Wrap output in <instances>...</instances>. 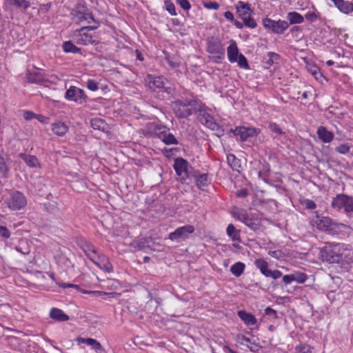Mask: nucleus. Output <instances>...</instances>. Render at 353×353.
I'll return each mask as SVG.
<instances>
[{
  "instance_id": "obj_1",
  "label": "nucleus",
  "mask_w": 353,
  "mask_h": 353,
  "mask_svg": "<svg viewBox=\"0 0 353 353\" xmlns=\"http://www.w3.org/2000/svg\"><path fill=\"white\" fill-rule=\"evenodd\" d=\"M321 257L323 261L329 262L330 263H339L345 265L352 261L350 251L341 249L339 247L334 248L325 246L320 251Z\"/></svg>"
},
{
  "instance_id": "obj_2",
  "label": "nucleus",
  "mask_w": 353,
  "mask_h": 353,
  "mask_svg": "<svg viewBox=\"0 0 353 353\" xmlns=\"http://www.w3.org/2000/svg\"><path fill=\"white\" fill-rule=\"evenodd\" d=\"M172 108L177 117L187 118L196 111L199 104L194 99L176 100Z\"/></svg>"
},
{
  "instance_id": "obj_3",
  "label": "nucleus",
  "mask_w": 353,
  "mask_h": 353,
  "mask_svg": "<svg viewBox=\"0 0 353 353\" xmlns=\"http://www.w3.org/2000/svg\"><path fill=\"white\" fill-rule=\"evenodd\" d=\"M310 222L312 226H316L319 230L323 232H336L343 225L335 222L329 216H320L316 212L315 216L311 219Z\"/></svg>"
},
{
  "instance_id": "obj_4",
  "label": "nucleus",
  "mask_w": 353,
  "mask_h": 353,
  "mask_svg": "<svg viewBox=\"0 0 353 353\" xmlns=\"http://www.w3.org/2000/svg\"><path fill=\"white\" fill-rule=\"evenodd\" d=\"M207 52L213 54L214 61L219 63L225 57V48L221 41L216 37H208L206 40Z\"/></svg>"
},
{
  "instance_id": "obj_5",
  "label": "nucleus",
  "mask_w": 353,
  "mask_h": 353,
  "mask_svg": "<svg viewBox=\"0 0 353 353\" xmlns=\"http://www.w3.org/2000/svg\"><path fill=\"white\" fill-rule=\"evenodd\" d=\"M331 206L337 210H344L350 216H353V197L344 194H337L333 198Z\"/></svg>"
},
{
  "instance_id": "obj_6",
  "label": "nucleus",
  "mask_w": 353,
  "mask_h": 353,
  "mask_svg": "<svg viewBox=\"0 0 353 353\" xmlns=\"http://www.w3.org/2000/svg\"><path fill=\"white\" fill-rule=\"evenodd\" d=\"M149 88L154 92H165L168 94H172L173 88L166 86V82L162 77H154L148 74L145 79Z\"/></svg>"
},
{
  "instance_id": "obj_7",
  "label": "nucleus",
  "mask_w": 353,
  "mask_h": 353,
  "mask_svg": "<svg viewBox=\"0 0 353 353\" xmlns=\"http://www.w3.org/2000/svg\"><path fill=\"white\" fill-rule=\"evenodd\" d=\"M174 169L182 183H186V181L192 177V167L186 160L182 158L175 159Z\"/></svg>"
},
{
  "instance_id": "obj_8",
  "label": "nucleus",
  "mask_w": 353,
  "mask_h": 353,
  "mask_svg": "<svg viewBox=\"0 0 353 353\" xmlns=\"http://www.w3.org/2000/svg\"><path fill=\"white\" fill-rule=\"evenodd\" d=\"M72 19L77 22L80 23L82 21H86L90 23L91 21H94V19L89 9L82 5L77 4L71 12Z\"/></svg>"
},
{
  "instance_id": "obj_9",
  "label": "nucleus",
  "mask_w": 353,
  "mask_h": 353,
  "mask_svg": "<svg viewBox=\"0 0 353 353\" xmlns=\"http://www.w3.org/2000/svg\"><path fill=\"white\" fill-rule=\"evenodd\" d=\"M235 216L253 230H257L259 227V220L245 210H240L235 214Z\"/></svg>"
},
{
  "instance_id": "obj_10",
  "label": "nucleus",
  "mask_w": 353,
  "mask_h": 353,
  "mask_svg": "<svg viewBox=\"0 0 353 353\" xmlns=\"http://www.w3.org/2000/svg\"><path fill=\"white\" fill-rule=\"evenodd\" d=\"M194 232V228L192 225H185L176 228L169 234V239L172 241H181L189 238Z\"/></svg>"
},
{
  "instance_id": "obj_11",
  "label": "nucleus",
  "mask_w": 353,
  "mask_h": 353,
  "mask_svg": "<svg viewBox=\"0 0 353 353\" xmlns=\"http://www.w3.org/2000/svg\"><path fill=\"white\" fill-rule=\"evenodd\" d=\"M27 204L26 198L20 192H12L8 201V208L12 210H19L24 208Z\"/></svg>"
},
{
  "instance_id": "obj_12",
  "label": "nucleus",
  "mask_w": 353,
  "mask_h": 353,
  "mask_svg": "<svg viewBox=\"0 0 353 353\" xmlns=\"http://www.w3.org/2000/svg\"><path fill=\"white\" fill-rule=\"evenodd\" d=\"M153 132L166 145H176L178 143L175 137L168 132L165 126L156 125L153 128Z\"/></svg>"
},
{
  "instance_id": "obj_13",
  "label": "nucleus",
  "mask_w": 353,
  "mask_h": 353,
  "mask_svg": "<svg viewBox=\"0 0 353 353\" xmlns=\"http://www.w3.org/2000/svg\"><path fill=\"white\" fill-rule=\"evenodd\" d=\"M263 26L276 34H282L289 27V23L286 21H274L269 18L263 20Z\"/></svg>"
},
{
  "instance_id": "obj_14",
  "label": "nucleus",
  "mask_w": 353,
  "mask_h": 353,
  "mask_svg": "<svg viewBox=\"0 0 353 353\" xmlns=\"http://www.w3.org/2000/svg\"><path fill=\"white\" fill-rule=\"evenodd\" d=\"M65 99L75 101L79 104L86 101L87 96L85 92L79 88L72 86L65 92Z\"/></svg>"
},
{
  "instance_id": "obj_15",
  "label": "nucleus",
  "mask_w": 353,
  "mask_h": 353,
  "mask_svg": "<svg viewBox=\"0 0 353 353\" xmlns=\"http://www.w3.org/2000/svg\"><path fill=\"white\" fill-rule=\"evenodd\" d=\"M198 119L203 125L212 130L219 128V125L211 114L201 109H198Z\"/></svg>"
},
{
  "instance_id": "obj_16",
  "label": "nucleus",
  "mask_w": 353,
  "mask_h": 353,
  "mask_svg": "<svg viewBox=\"0 0 353 353\" xmlns=\"http://www.w3.org/2000/svg\"><path fill=\"white\" fill-rule=\"evenodd\" d=\"M76 32H78L76 42L79 45L87 46L89 44L96 45L99 43V40L95 35L88 34L85 31L81 32L80 29L77 30Z\"/></svg>"
},
{
  "instance_id": "obj_17",
  "label": "nucleus",
  "mask_w": 353,
  "mask_h": 353,
  "mask_svg": "<svg viewBox=\"0 0 353 353\" xmlns=\"http://www.w3.org/2000/svg\"><path fill=\"white\" fill-rule=\"evenodd\" d=\"M233 133L236 136H239L241 141H246L250 137H255L258 134V132L254 128H246L243 126L236 127Z\"/></svg>"
},
{
  "instance_id": "obj_18",
  "label": "nucleus",
  "mask_w": 353,
  "mask_h": 353,
  "mask_svg": "<svg viewBox=\"0 0 353 353\" xmlns=\"http://www.w3.org/2000/svg\"><path fill=\"white\" fill-rule=\"evenodd\" d=\"M26 77L29 83H41L45 81L43 73L35 67L27 70Z\"/></svg>"
},
{
  "instance_id": "obj_19",
  "label": "nucleus",
  "mask_w": 353,
  "mask_h": 353,
  "mask_svg": "<svg viewBox=\"0 0 353 353\" xmlns=\"http://www.w3.org/2000/svg\"><path fill=\"white\" fill-rule=\"evenodd\" d=\"M4 4L10 10H26L30 7V3L26 0H5Z\"/></svg>"
},
{
  "instance_id": "obj_20",
  "label": "nucleus",
  "mask_w": 353,
  "mask_h": 353,
  "mask_svg": "<svg viewBox=\"0 0 353 353\" xmlns=\"http://www.w3.org/2000/svg\"><path fill=\"white\" fill-rule=\"evenodd\" d=\"M227 53L228 60L234 63L237 61V58L239 57V49L236 45V43L234 40H231L230 42L229 46L227 48Z\"/></svg>"
},
{
  "instance_id": "obj_21",
  "label": "nucleus",
  "mask_w": 353,
  "mask_h": 353,
  "mask_svg": "<svg viewBox=\"0 0 353 353\" xmlns=\"http://www.w3.org/2000/svg\"><path fill=\"white\" fill-rule=\"evenodd\" d=\"M335 6L342 12L349 14L353 11V4L350 1L344 0H330Z\"/></svg>"
},
{
  "instance_id": "obj_22",
  "label": "nucleus",
  "mask_w": 353,
  "mask_h": 353,
  "mask_svg": "<svg viewBox=\"0 0 353 353\" xmlns=\"http://www.w3.org/2000/svg\"><path fill=\"white\" fill-rule=\"evenodd\" d=\"M90 260L101 270L107 272H112V265L105 256H99V260L97 261L93 258H90Z\"/></svg>"
},
{
  "instance_id": "obj_23",
  "label": "nucleus",
  "mask_w": 353,
  "mask_h": 353,
  "mask_svg": "<svg viewBox=\"0 0 353 353\" xmlns=\"http://www.w3.org/2000/svg\"><path fill=\"white\" fill-rule=\"evenodd\" d=\"M236 9L239 17L241 19H243L248 14H251L252 13V10L250 8L249 4L242 1H239L237 3Z\"/></svg>"
},
{
  "instance_id": "obj_24",
  "label": "nucleus",
  "mask_w": 353,
  "mask_h": 353,
  "mask_svg": "<svg viewBox=\"0 0 353 353\" xmlns=\"http://www.w3.org/2000/svg\"><path fill=\"white\" fill-rule=\"evenodd\" d=\"M77 341L79 343H85L87 344L89 346H91L92 348L96 351H101L103 350V347L101 345V343L97 341L96 339H92V338H83V337H78L77 339Z\"/></svg>"
},
{
  "instance_id": "obj_25",
  "label": "nucleus",
  "mask_w": 353,
  "mask_h": 353,
  "mask_svg": "<svg viewBox=\"0 0 353 353\" xmlns=\"http://www.w3.org/2000/svg\"><path fill=\"white\" fill-rule=\"evenodd\" d=\"M319 139L324 143H330L334 139L332 132L328 131L325 127L320 126L317 130Z\"/></svg>"
},
{
  "instance_id": "obj_26",
  "label": "nucleus",
  "mask_w": 353,
  "mask_h": 353,
  "mask_svg": "<svg viewBox=\"0 0 353 353\" xmlns=\"http://www.w3.org/2000/svg\"><path fill=\"white\" fill-rule=\"evenodd\" d=\"M192 177L195 179L196 186L200 190H203L205 187L210 183L208 175L207 174H192Z\"/></svg>"
},
{
  "instance_id": "obj_27",
  "label": "nucleus",
  "mask_w": 353,
  "mask_h": 353,
  "mask_svg": "<svg viewBox=\"0 0 353 353\" xmlns=\"http://www.w3.org/2000/svg\"><path fill=\"white\" fill-rule=\"evenodd\" d=\"M238 316L247 325H254L256 323L255 316L245 310H239Z\"/></svg>"
},
{
  "instance_id": "obj_28",
  "label": "nucleus",
  "mask_w": 353,
  "mask_h": 353,
  "mask_svg": "<svg viewBox=\"0 0 353 353\" xmlns=\"http://www.w3.org/2000/svg\"><path fill=\"white\" fill-rule=\"evenodd\" d=\"M50 316L58 321H66L69 319L68 316L66 315L61 310L55 307L50 310Z\"/></svg>"
},
{
  "instance_id": "obj_29",
  "label": "nucleus",
  "mask_w": 353,
  "mask_h": 353,
  "mask_svg": "<svg viewBox=\"0 0 353 353\" xmlns=\"http://www.w3.org/2000/svg\"><path fill=\"white\" fill-rule=\"evenodd\" d=\"M52 130L58 136H63L68 131V127L64 123L57 122L52 124Z\"/></svg>"
},
{
  "instance_id": "obj_30",
  "label": "nucleus",
  "mask_w": 353,
  "mask_h": 353,
  "mask_svg": "<svg viewBox=\"0 0 353 353\" xmlns=\"http://www.w3.org/2000/svg\"><path fill=\"white\" fill-rule=\"evenodd\" d=\"M19 157L30 168H37L39 165V161L35 156L20 153Z\"/></svg>"
},
{
  "instance_id": "obj_31",
  "label": "nucleus",
  "mask_w": 353,
  "mask_h": 353,
  "mask_svg": "<svg viewBox=\"0 0 353 353\" xmlns=\"http://www.w3.org/2000/svg\"><path fill=\"white\" fill-rule=\"evenodd\" d=\"M287 19L290 24H299L303 22V17L297 12L293 11L288 13Z\"/></svg>"
},
{
  "instance_id": "obj_32",
  "label": "nucleus",
  "mask_w": 353,
  "mask_h": 353,
  "mask_svg": "<svg viewBox=\"0 0 353 353\" xmlns=\"http://www.w3.org/2000/svg\"><path fill=\"white\" fill-rule=\"evenodd\" d=\"M227 234L232 239L233 241L240 242V231L236 230L232 224H229L227 227Z\"/></svg>"
},
{
  "instance_id": "obj_33",
  "label": "nucleus",
  "mask_w": 353,
  "mask_h": 353,
  "mask_svg": "<svg viewBox=\"0 0 353 353\" xmlns=\"http://www.w3.org/2000/svg\"><path fill=\"white\" fill-rule=\"evenodd\" d=\"M245 265L242 262H236L230 268V272L236 277L240 276L244 272Z\"/></svg>"
},
{
  "instance_id": "obj_34",
  "label": "nucleus",
  "mask_w": 353,
  "mask_h": 353,
  "mask_svg": "<svg viewBox=\"0 0 353 353\" xmlns=\"http://www.w3.org/2000/svg\"><path fill=\"white\" fill-rule=\"evenodd\" d=\"M227 159L231 168L234 170L239 171V168L241 167L240 160L232 154L228 155Z\"/></svg>"
},
{
  "instance_id": "obj_35",
  "label": "nucleus",
  "mask_w": 353,
  "mask_h": 353,
  "mask_svg": "<svg viewBox=\"0 0 353 353\" xmlns=\"http://www.w3.org/2000/svg\"><path fill=\"white\" fill-rule=\"evenodd\" d=\"M63 49L65 52H72L74 54L80 53V48H77L71 41H65L63 43Z\"/></svg>"
},
{
  "instance_id": "obj_36",
  "label": "nucleus",
  "mask_w": 353,
  "mask_h": 353,
  "mask_svg": "<svg viewBox=\"0 0 353 353\" xmlns=\"http://www.w3.org/2000/svg\"><path fill=\"white\" fill-rule=\"evenodd\" d=\"M165 60L167 61L168 65L172 68H178L180 65V61L179 59L174 56L170 55V54L165 53Z\"/></svg>"
},
{
  "instance_id": "obj_37",
  "label": "nucleus",
  "mask_w": 353,
  "mask_h": 353,
  "mask_svg": "<svg viewBox=\"0 0 353 353\" xmlns=\"http://www.w3.org/2000/svg\"><path fill=\"white\" fill-rule=\"evenodd\" d=\"M91 126L95 130H103L105 128V123L103 120L99 118H94L90 121Z\"/></svg>"
},
{
  "instance_id": "obj_38",
  "label": "nucleus",
  "mask_w": 353,
  "mask_h": 353,
  "mask_svg": "<svg viewBox=\"0 0 353 353\" xmlns=\"http://www.w3.org/2000/svg\"><path fill=\"white\" fill-rule=\"evenodd\" d=\"M266 277H271L274 279H277L282 276L281 271L278 270H271L269 268L262 273Z\"/></svg>"
},
{
  "instance_id": "obj_39",
  "label": "nucleus",
  "mask_w": 353,
  "mask_h": 353,
  "mask_svg": "<svg viewBox=\"0 0 353 353\" xmlns=\"http://www.w3.org/2000/svg\"><path fill=\"white\" fill-rule=\"evenodd\" d=\"M294 281L299 283H303L307 279V275L303 272H294L292 273Z\"/></svg>"
},
{
  "instance_id": "obj_40",
  "label": "nucleus",
  "mask_w": 353,
  "mask_h": 353,
  "mask_svg": "<svg viewBox=\"0 0 353 353\" xmlns=\"http://www.w3.org/2000/svg\"><path fill=\"white\" fill-rule=\"evenodd\" d=\"M243 24L250 28H255L257 26L255 20L251 17V14H248L245 18L242 19Z\"/></svg>"
},
{
  "instance_id": "obj_41",
  "label": "nucleus",
  "mask_w": 353,
  "mask_h": 353,
  "mask_svg": "<svg viewBox=\"0 0 353 353\" xmlns=\"http://www.w3.org/2000/svg\"><path fill=\"white\" fill-rule=\"evenodd\" d=\"M254 264L260 270L261 274L268 269V263L262 259H256Z\"/></svg>"
},
{
  "instance_id": "obj_42",
  "label": "nucleus",
  "mask_w": 353,
  "mask_h": 353,
  "mask_svg": "<svg viewBox=\"0 0 353 353\" xmlns=\"http://www.w3.org/2000/svg\"><path fill=\"white\" fill-rule=\"evenodd\" d=\"M351 146L348 143L340 144L335 148L336 152L341 154H346L350 150Z\"/></svg>"
},
{
  "instance_id": "obj_43",
  "label": "nucleus",
  "mask_w": 353,
  "mask_h": 353,
  "mask_svg": "<svg viewBox=\"0 0 353 353\" xmlns=\"http://www.w3.org/2000/svg\"><path fill=\"white\" fill-rule=\"evenodd\" d=\"M312 347L307 344H301L296 347V350L299 353H312Z\"/></svg>"
},
{
  "instance_id": "obj_44",
  "label": "nucleus",
  "mask_w": 353,
  "mask_h": 353,
  "mask_svg": "<svg viewBox=\"0 0 353 353\" xmlns=\"http://www.w3.org/2000/svg\"><path fill=\"white\" fill-rule=\"evenodd\" d=\"M238 65L243 68L247 69L249 68L248 61L245 56L240 54L237 58Z\"/></svg>"
},
{
  "instance_id": "obj_45",
  "label": "nucleus",
  "mask_w": 353,
  "mask_h": 353,
  "mask_svg": "<svg viewBox=\"0 0 353 353\" xmlns=\"http://www.w3.org/2000/svg\"><path fill=\"white\" fill-rule=\"evenodd\" d=\"M268 59L267 60V64L271 65L274 63L275 61H277L279 59V55L276 53L270 52L268 53Z\"/></svg>"
},
{
  "instance_id": "obj_46",
  "label": "nucleus",
  "mask_w": 353,
  "mask_h": 353,
  "mask_svg": "<svg viewBox=\"0 0 353 353\" xmlns=\"http://www.w3.org/2000/svg\"><path fill=\"white\" fill-rule=\"evenodd\" d=\"M165 6L166 8V10L171 15H176V13L175 12V6L170 1H165Z\"/></svg>"
},
{
  "instance_id": "obj_47",
  "label": "nucleus",
  "mask_w": 353,
  "mask_h": 353,
  "mask_svg": "<svg viewBox=\"0 0 353 353\" xmlns=\"http://www.w3.org/2000/svg\"><path fill=\"white\" fill-rule=\"evenodd\" d=\"M268 128L272 132L277 134H282L283 133L281 128L275 123H270Z\"/></svg>"
},
{
  "instance_id": "obj_48",
  "label": "nucleus",
  "mask_w": 353,
  "mask_h": 353,
  "mask_svg": "<svg viewBox=\"0 0 353 353\" xmlns=\"http://www.w3.org/2000/svg\"><path fill=\"white\" fill-rule=\"evenodd\" d=\"M203 6L207 9L218 10L219 4L215 1L203 2Z\"/></svg>"
},
{
  "instance_id": "obj_49",
  "label": "nucleus",
  "mask_w": 353,
  "mask_h": 353,
  "mask_svg": "<svg viewBox=\"0 0 353 353\" xmlns=\"http://www.w3.org/2000/svg\"><path fill=\"white\" fill-rule=\"evenodd\" d=\"M87 88L92 91H96L99 89L98 83L93 79H89L87 82Z\"/></svg>"
},
{
  "instance_id": "obj_50",
  "label": "nucleus",
  "mask_w": 353,
  "mask_h": 353,
  "mask_svg": "<svg viewBox=\"0 0 353 353\" xmlns=\"http://www.w3.org/2000/svg\"><path fill=\"white\" fill-rule=\"evenodd\" d=\"M85 254L87 255V256L90 259V258H92V257L90 256V252L97 254V250H95V248H94V246L92 245L87 244V245H85Z\"/></svg>"
},
{
  "instance_id": "obj_51",
  "label": "nucleus",
  "mask_w": 353,
  "mask_h": 353,
  "mask_svg": "<svg viewBox=\"0 0 353 353\" xmlns=\"http://www.w3.org/2000/svg\"><path fill=\"white\" fill-rule=\"evenodd\" d=\"M176 2L185 10H189L191 8L190 3L188 0H176Z\"/></svg>"
},
{
  "instance_id": "obj_52",
  "label": "nucleus",
  "mask_w": 353,
  "mask_h": 353,
  "mask_svg": "<svg viewBox=\"0 0 353 353\" xmlns=\"http://www.w3.org/2000/svg\"><path fill=\"white\" fill-rule=\"evenodd\" d=\"M23 117L27 121H30L34 118L39 119V117H37V115L31 111H25L23 112Z\"/></svg>"
},
{
  "instance_id": "obj_53",
  "label": "nucleus",
  "mask_w": 353,
  "mask_h": 353,
  "mask_svg": "<svg viewBox=\"0 0 353 353\" xmlns=\"http://www.w3.org/2000/svg\"><path fill=\"white\" fill-rule=\"evenodd\" d=\"M0 235L5 239H8L10 236V232H9L6 227L1 225Z\"/></svg>"
},
{
  "instance_id": "obj_54",
  "label": "nucleus",
  "mask_w": 353,
  "mask_h": 353,
  "mask_svg": "<svg viewBox=\"0 0 353 353\" xmlns=\"http://www.w3.org/2000/svg\"><path fill=\"white\" fill-rule=\"evenodd\" d=\"M85 293L88 294H94L98 295H108L110 297H114L117 295V293L116 292H111V293H105L100 291H90V292H85Z\"/></svg>"
},
{
  "instance_id": "obj_55",
  "label": "nucleus",
  "mask_w": 353,
  "mask_h": 353,
  "mask_svg": "<svg viewBox=\"0 0 353 353\" xmlns=\"http://www.w3.org/2000/svg\"><path fill=\"white\" fill-rule=\"evenodd\" d=\"M303 204L305 205V208L309 210H314L316 207V203L310 199H306L304 201Z\"/></svg>"
},
{
  "instance_id": "obj_56",
  "label": "nucleus",
  "mask_w": 353,
  "mask_h": 353,
  "mask_svg": "<svg viewBox=\"0 0 353 353\" xmlns=\"http://www.w3.org/2000/svg\"><path fill=\"white\" fill-rule=\"evenodd\" d=\"M97 25L96 26H84L80 28L81 32H83L85 30H94L98 28L99 26V23L96 21L94 20V21Z\"/></svg>"
},
{
  "instance_id": "obj_57",
  "label": "nucleus",
  "mask_w": 353,
  "mask_h": 353,
  "mask_svg": "<svg viewBox=\"0 0 353 353\" xmlns=\"http://www.w3.org/2000/svg\"><path fill=\"white\" fill-rule=\"evenodd\" d=\"M305 19L307 20H309V21H313L314 20H315L317 18L316 14L314 12H308L305 14Z\"/></svg>"
},
{
  "instance_id": "obj_58",
  "label": "nucleus",
  "mask_w": 353,
  "mask_h": 353,
  "mask_svg": "<svg viewBox=\"0 0 353 353\" xmlns=\"http://www.w3.org/2000/svg\"><path fill=\"white\" fill-rule=\"evenodd\" d=\"M283 281L285 284H289V283H290L292 281H294L292 274H287V275L283 276Z\"/></svg>"
},
{
  "instance_id": "obj_59",
  "label": "nucleus",
  "mask_w": 353,
  "mask_h": 353,
  "mask_svg": "<svg viewBox=\"0 0 353 353\" xmlns=\"http://www.w3.org/2000/svg\"><path fill=\"white\" fill-rule=\"evenodd\" d=\"M265 314L266 315H268V316H274V318H276V310L270 308V307H267L265 309Z\"/></svg>"
},
{
  "instance_id": "obj_60",
  "label": "nucleus",
  "mask_w": 353,
  "mask_h": 353,
  "mask_svg": "<svg viewBox=\"0 0 353 353\" xmlns=\"http://www.w3.org/2000/svg\"><path fill=\"white\" fill-rule=\"evenodd\" d=\"M248 194L246 189H241L236 192V195L240 197H246Z\"/></svg>"
},
{
  "instance_id": "obj_61",
  "label": "nucleus",
  "mask_w": 353,
  "mask_h": 353,
  "mask_svg": "<svg viewBox=\"0 0 353 353\" xmlns=\"http://www.w3.org/2000/svg\"><path fill=\"white\" fill-rule=\"evenodd\" d=\"M145 242H146V240L145 239L140 240V241L137 243V245L135 246V248L139 250H143L145 248L144 243Z\"/></svg>"
},
{
  "instance_id": "obj_62",
  "label": "nucleus",
  "mask_w": 353,
  "mask_h": 353,
  "mask_svg": "<svg viewBox=\"0 0 353 353\" xmlns=\"http://www.w3.org/2000/svg\"><path fill=\"white\" fill-rule=\"evenodd\" d=\"M224 17L225 19H227L229 21H234V15L232 12L230 11H226L224 13Z\"/></svg>"
},
{
  "instance_id": "obj_63",
  "label": "nucleus",
  "mask_w": 353,
  "mask_h": 353,
  "mask_svg": "<svg viewBox=\"0 0 353 353\" xmlns=\"http://www.w3.org/2000/svg\"><path fill=\"white\" fill-rule=\"evenodd\" d=\"M0 171L3 173H6L8 171L7 166L6 165L3 159H1V162H0Z\"/></svg>"
},
{
  "instance_id": "obj_64",
  "label": "nucleus",
  "mask_w": 353,
  "mask_h": 353,
  "mask_svg": "<svg viewBox=\"0 0 353 353\" xmlns=\"http://www.w3.org/2000/svg\"><path fill=\"white\" fill-rule=\"evenodd\" d=\"M233 21H234V26H235L237 28L241 29V28H243V24L241 22H240V21H236H236H234V20Z\"/></svg>"
}]
</instances>
